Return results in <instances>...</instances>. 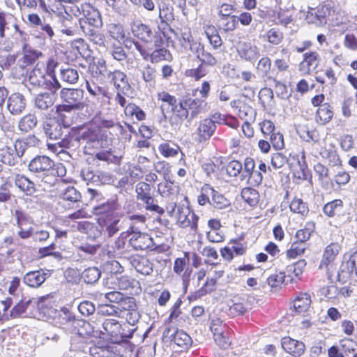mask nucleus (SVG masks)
Instances as JSON below:
<instances>
[{"label": "nucleus", "mask_w": 357, "mask_h": 357, "mask_svg": "<svg viewBox=\"0 0 357 357\" xmlns=\"http://www.w3.org/2000/svg\"><path fill=\"white\" fill-rule=\"evenodd\" d=\"M60 23V30L63 33L67 36H75L79 33V28L77 20L70 14L66 13L65 15L59 16Z\"/></svg>", "instance_id": "nucleus-15"}, {"label": "nucleus", "mask_w": 357, "mask_h": 357, "mask_svg": "<svg viewBox=\"0 0 357 357\" xmlns=\"http://www.w3.org/2000/svg\"><path fill=\"white\" fill-rule=\"evenodd\" d=\"M205 33L211 45L214 48L216 49L222 45V39L214 26H208L205 30Z\"/></svg>", "instance_id": "nucleus-52"}, {"label": "nucleus", "mask_w": 357, "mask_h": 357, "mask_svg": "<svg viewBox=\"0 0 357 357\" xmlns=\"http://www.w3.org/2000/svg\"><path fill=\"white\" fill-rule=\"evenodd\" d=\"M154 45L152 43L150 45H142L137 40L132 41L135 50H137L144 60L150 59L153 63H158L162 61L168 60L170 56L169 52L165 48H158L162 43V39L160 36H155Z\"/></svg>", "instance_id": "nucleus-2"}, {"label": "nucleus", "mask_w": 357, "mask_h": 357, "mask_svg": "<svg viewBox=\"0 0 357 357\" xmlns=\"http://www.w3.org/2000/svg\"><path fill=\"white\" fill-rule=\"evenodd\" d=\"M33 302V299H29L26 301H22L18 303L16 305L13 307V308L10 310V313H8V319L9 318H16L21 316L24 314L28 305Z\"/></svg>", "instance_id": "nucleus-51"}, {"label": "nucleus", "mask_w": 357, "mask_h": 357, "mask_svg": "<svg viewBox=\"0 0 357 357\" xmlns=\"http://www.w3.org/2000/svg\"><path fill=\"white\" fill-rule=\"evenodd\" d=\"M95 211L96 214L102 215L104 217L113 216L123 213L121 204L117 200H112L103 203L96 206Z\"/></svg>", "instance_id": "nucleus-21"}, {"label": "nucleus", "mask_w": 357, "mask_h": 357, "mask_svg": "<svg viewBox=\"0 0 357 357\" xmlns=\"http://www.w3.org/2000/svg\"><path fill=\"white\" fill-rule=\"evenodd\" d=\"M42 56L41 52L25 45L23 48L22 55L17 61V66L24 70L27 66L34 63Z\"/></svg>", "instance_id": "nucleus-12"}, {"label": "nucleus", "mask_w": 357, "mask_h": 357, "mask_svg": "<svg viewBox=\"0 0 357 357\" xmlns=\"http://www.w3.org/2000/svg\"><path fill=\"white\" fill-rule=\"evenodd\" d=\"M23 84L30 92L33 90L44 89L56 93L61 87L58 79H50L47 75L45 66L42 63H38L35 66L24 79Z\"/></svg>", "instance_id": "nucleus-1"}, {"label": "nucleus", "mask_w": 357, "mask_h": 357, "mask_svg": "<svg viewBox=\"0 0 357 357\" xmlns=\"http://www.w3.org/2000/svg\"><path fill=\"white\" fill-rule=\"evenodd\" d=\"M141 202L143 203L146 210L147 211L156 213L158 215H162L165 212L164 209L158 206L152 195L142 199Z\"/></svg>", "instance_id": "nucleus-54"}, {"label": "nucleus", "mask_w": 357, "mask_h": 357, "mask_svg": "<svg viewBox=\"0 0 357 357\" xmlns=\"http://www.w3.org/2000/svg\"><path fill=\"white\" fill-rule=\"evenodd\" d=\"M185 99H181L170 110L173 114V118L179 122H182L185 119L188 120V112L185 106Z\"/></svg>", "instance_id": "nucleus-41"}, {"label": "nucleus", "mask_w": 357, "mask_h": 357, "mask_svg": "<svg viewBox=\"0 0 357 357\" xmlns=\"http://www.w3.org/2000/svg\"><path fill=\"white\" fill-rule=\"evenodd\" d=\"M255 168V162L251 158H246L244 160V169H242L241 172V180H245L246 178L256 169Z\"/></svg>", "instance_id": "nucleus-62"}, {"label": "nucleus", "mask_w": 357, "mask_h": 357, "mask_svg": "<svg viewBox=\"0 0 357 357\" xmlns=\"http://www.w3.org/2000/svg\"><path fill=\"white\" fill-rule=\"evenodd\" d=\"M123 213L103 217L104 227L105 231L109 237L115 235L120 229L119 222L121 218L123 217Z\"/></svg>", "instance_id": "nucleus-28"}, {"label": "nucleus", "mask_w": 357, "mask_h": 357, "mask_svg": "<svg viewBox=\"0 0 357 357\" xmlns=\"http://www.w3.org/2000/svg\"><path fill=\"white\" fill-rule=\"evenodd\" d=\"M213 324H214V323ZM211 331L213 333L215 342L218 344L220 347L226 349L230 345L231 342L229 338L224 335V333L221 331V329L214 328V325H213L211 326Z\"/></svg>", "instance_id": "nucleus-46"}, {"label": "nucleus", "mask_w": 357, "mask_h": 357, "mask_svg": "<svg viewBox=\"0 0 357 357\" xmlns=\"http://www.w3.org/2000/svg\"><path fill=\"white\" fill-rule=\"evenodd\" d=\"M47 279V273L43 271H35L27 273L23 278L24 282L31 287H40Z\"/></svg>", "instance_id": "nucleus-27"}, {"label": "nucleus", "mask_w": 357, "mask_h": 357, "mask_svg": "<svg viewBox=\"0 0 357 357\" xmlns=\"http://www.w3.org/2000/svg\"><path fill=\"white\" fill-rule=\"evenodd\" d=\"M342 208L343 202L341 199H335L325 204L324 207V212L326 215L333 217L337 213L341 212Z\"/></svg>", "instance_id": "nucleus-44"}, {"label": "nucleus", "mask_w": 357, "mask_h": 357, "mask_svg": "<svg viewBox=\"0 0 357 357\" xmlns=\"http://www.w3.org/2000/svg\"><path fill=\"white\" fill-rule=\"evenodd\" d=\"M175 218L178 225L181 227H190L196 231L197 228L198 216L192 212L190 208L184 206H178Z\"/></svg>", "instance_id": "nucleus-8"}, {"label": "nucleus", "mask_w": 357, "mask_h": 357, "mask_svg": "<svg viewBox=\"0 0 357 357\" xmlns=\"http://www.w3.org/2000/svg\"><path fill=\"white\" fill-rule=\"evenodd\" d=\"M241 197L250 206H256L259 201L258 191L252 188H244L241 190Z\"/></svg>", "instance_id": "nucleus-39"}, {"label": "nucleus", "mask_w": 357, "mask_h": 357, "mask_svg": "<svg viewBox=\"0 0 357 357\" xmlns=\"http://www.w3.org/2000/svg\"><path fill=\"white\" fill-rule=\"evenodd\" d=\"M14 215L16 219L17 227H28L33 222L31 218L26 213L21 210H16L15 211Z\"/></svg>", "instance_id": "nucleus-60"}, {"label": "nucleus", "mask_w": 357, "mask_h": 357, "mask_svg": "<svg viewBox=\"0 0 357 357\" xmlns=\"http://www.w3.org/2000/svg\"><path fill=\"white\" fill-rule=\"evenodd\" d=\"M26 102L24 96L20 93H12L7 100V108L13 115H20L25 109Z\"/></svg>", "instance_id": "nucleus-14"}, {"label": "nucleus", "mask_w": 357, "mask_h": 357, "mask_svg": "<svg viewBox=\"0 0 357 357\" xmlns=\"http://www.w3.org/2000/svg\"><path fill=\"white\" fill-rule=\"evenodd\" d=\"M185 106L188 112V121L196 118L198 114L205 111L206 102L199 98H185Z\"/></svg>", "instance_id": "nucleus-16"}, {"label": "nucleus", "mask_w": 357, "mask_h": 357, "mask_svg": "<svg viewBox=\"0 0 357 357\" xmlns=\"http://www.w3.org/2000/svg\"><path fill=\"white\" fill-rule=\"evenodd\" d=\"M136 199L138 201L147 198L152 195L151 185L146 182L140 181L135 185Z\"/></svg>", "instance_id": "nucleus-42"}, {"label": "nucleus", "mask_w": 357, "mask_h": 357, "mask_svg": "<svg viewBox=\"0 0 357 357\" xmlns=\"http://www.w3.org/2000/svg\"><path fill=\"white\" fill-rule=\"evenodd\" d=\"M271 68V60L268 56L262 57L258 62L257 73L263 77L267 76Z\"/></svg>", "instance_id": "nucleus-56"}, {"label": "nucleus", "mask_w": 357, "mask_h": 357, "mask_svg": "<svg viewBox=\"0 0 357 357\" xmlns=\"http://www.w3.org/2000/svg\"><path fill=\"white\" fill-rule=\"evenodd\" d=\"M84 91L81 89L63 88L59 93L61 100L70 103L79 109H83L86 106L84 101Z\"/></svg>", "instance_id": "nucleus-7"}, {"label": "nucleus", "mask_w": 357, "mask_h": 357, "mask_svg": "<svg viewBox=\"0 0 357 357\" xmlns=\"http://www.w3.org/2000/svg\"><path fill=\"white\" fill-rule=\"evenodd\" d=\"M107 78L110 79L117 89H123L129 86L126 75L121 70H116L113 72H109Z\"/></svg>", "instance_id": "nucleus-32"}, {"label": "nucleus", "mask_w": 357, "mask_h": 357, "mask_svg": "<svg viewBox=\"0 0 357 357\" xmlns=\"http://www.w3.org/2000/svg\"><path fill=\"white\" fill-rule=\"evenodd\" d=\"M14 181L15 185L26 195H32L36 192L34 183L24 175L16 174Z\"/></svg>", "instance_id": "nucleus-30"}, {"label": "nucleus", "mask_w": 357, "mask_h": 357, "mask_svg": "<svg viewBox=\"0 0 357 357\" xmlns=\"http://www.w3.org/2000/svg\"><path fill=\"white\" fill-rule=\"evenodd\" d=\"M158 192L162 197H172V200L174 199V197L176 196L173 183L167 181L160 183L158 185Z\"/></svg>", "instance_id": "nucleus-48"}, {"label": "nucleus", "mask_w": 357, "mask_h": 357, "mask_svg": "<svg viewBox=\"0 0 357 357\" xmlns=\"http://www.w3.org/2000/svg\"><path fill=\"white\" fill-rule=\"evenodd\" d=\"M109 35L116 40H123L125 38V31L122 25L110 24L108 26Z\"/></svg>", "instance_id": "nucleus-59"}, {"label": "nucleus", "mask_w": 357, "mask_h": 357, "mask_svg": "<svg viewBox=\"0 0 357 357\" xmlns=\"http://www.w3.org/2000/svg\"><path fill=\"white\" fill-rule=\"evenodd\" d=\"M101 272L96 267H89L82 273V278L87 284H93L100 278Z\"/></svg>", "instance_id": "nucleus-43"}, {"label": "nucleus", "mask_w": 357, "mask_h": 357, "mask_svg": "<svg viewBox=\"0 0 357 357\" xmlns=\"http://www.w3.org/2000/svg\"><path fill=\"white\" fill-rule=\"evenodd\" d=\"M170 338L176 345L183 349H187L192 344L190 336L182 330H176L170 335Z\"/></svg>", "instance_id": "nucleus-34"}, {"label": "nucleus", "mask_w": 357, "mask_h": 357, "mask_svg": "<svg viewBox=\"0 0 357 357\" xmlns=\"http://www.w3.org/2000/svg\"><path fill=\"white\" fill-rule=\"evenodd\" d=\"M311 296L307 293H301L293 302V305L296 311L298 312H305L310 306Z\"/></svg>", "instance_id": "nucleus-35"}, {"label": "nucleus", "mask_w": 357, "mask_h": 357, "mask_svg": "<svg viewBox=\"0 0 357 357\" xmlns=\"http://www.w3.org/2000/svg\"><path fill=\"white\" fill-rule=\"evenodd\" d=\"M237 52L241 59L250 62H255L260 56L259 47L250 42L239 43Z\"/></svg>", "instance_id": "nucleus-11"}, {"label": "nucleus", "mask_w": 357, "mask_h": 357, "mask_svg": "<svg viewBox=\"0 0 357 357\" xmlns=\"http://www.w3.org/2000/svg\"><path fill=\"white\" fill-rule=\"evenodd\" d=\"M340 246L338 243H332L328 245L324 252L319 268H328V266L335 259V257L340 252Z\"/></svg>", "instance_id": "nucleus-26"}, {"label": "nucleus", "mask_w": 357, "mask_h": 357, "mask_svg": "<svg viewBox=\"0 0 357 357\" xmlns=\"http://www.w3.org/2000/svg\"><path fill=\"white\" fill-rule=\"evenodd\" d=\"M281 344L285 351L294 356H300L305 351V344L302 342L294 340L289 337H283Z\"/></svg>", "instance_id": "nucleus-19"}, {"label": "nucleus", "mask_w": 357, "mask_h": 357, "mask_svg": "<svg viewBox=\"0 0 357 357\" xmlns=\"http://www.w3.org/2000/svg\"><path fill=\"white\" fill-rule=\"evenodd\" d=\"M54 161L46 155H37L30 160L29 170L38 176H43V179L54 174Z\"/></svg>", "instance_id": "nucleus-6"}, {"label": "nucleus", "mask_w": 357, "mask_h": 357, "mask_svg": "<svg viewBox=\"0 0 357 357\" xmlns=\"http://www.w3.org/2000/svg\"><path fill=\"white\" fill-rule=\"evenodd\" d=\"M60 198L65 201L77 202L81 200V193L73 186H68L59 192Z\"/></svg>", "instance_id": "nucleus-40"}, {"label": "nucleus", "mask_w": 357, "mask_h": 357, "mask_svg": "<svg viewBox=\"0 0 357 357\" xmlns=\"http://www.w3.org/2000/svg\"><path fill=\"white\" fill-rule=\"evenodd\" d=\"M320 62L319 54L317 52H308L303 54V60L299 66L300 71L305 74L314 72Z\"/></svg>", "instance_id": "nucleus-13"}, {"label": "nucleus", "mask_w": 357, "mask_h": 357, "mask_svg": "<svg viewBox=\"0 0 357 357\" xmlns=\"http://www.w3.org/2000/svg\"><path fill=\"white\" fill-rule=\"evenodd\" d=\"M158 150L163 156L167 158L176 155L180 151V148L175 144L165 142L159 146Z\"/></svg>", "instance_id": "nucleus-50"}, {"label": "nucleus", "mask_w": 357, "mask_h": 357, "mask_svg": "<svg viewBox=\"0 0 357 357\" xmlns=\"http://www.w3.org/2000/svg\"><path fill=\"white\" fill-rule=\"evenodd\" d=\"M61 79L68 84H75L79 79V75L77 70L73 68H66L61 70Z\"/></svg>", "instance_id": "nucleus-49"}, {"label": "nucleus", "mask_w": 357, "mask_h": 357, "mask_svg": "<svg viewBox=\"0 0 357 357\" xmlns=\"http://www.w3.org/2000/svg\"><path fill=\"white\" fill-rule=\"evenodd\" d=\"M141 73L142 79L145 82L149 83L150 86L155 84L156 71L154 68L147 64L141 70Z\"/></svg>", "instance_id": "nucleus-55"}, {"label": "nucleus", "mask_w": 357, "mask_h": 357, "mask_svg": "<svg viewBox=\"0 0 357 357\" xmlns=\"http://www.w3.org/2000/svg\"><path fill=\"white\" fill-rule=\"evenodd\" d=\"M213 194V188L208 184H205L201 189V195L198 197V202L200 205H205L206 203L211 204V197Z\"/></svg>", "instance_id": "nucleus-58"}, {"label": "nucleus", "mask_w": 357, "mask_h": 357, "mask_svg": "<svg viewBox=\"0 0 357 357\" xmlns=\"http://www.w3.org/2000/svg\"><path fill=\"white\" fill-rule=\"evenodd\" d=\"M37 123L36 116L33 114H28L20 120L18 128L22 132H28L36 126Z\"/></svg>", "instance_id": "nucleus-38"}, {"label": "nucleus", "mask_w": 357, "mask_h": 357, "mask_svg": "<svg viewBox=\"0 0 357 357\" xmlns=\"http://www.w3.org/2000/svg\"><path fill=\"white\" fill-rule=\"evenodd\" d=\"M133 36L141 40L142 45H150L153 40V33L151 28L140 20H135L130 24Z\"/></svg>", "instance_id": "nucleus-9"}, {"label": "nucleus", "mask_w": 357, "mask_h": 357, "mask_svg": "<svg viewBox=\"0 0 357 357\" xmlns=\"http://www.w3.org/2000/svg\"><path fill=\"white\" fill-rule=\"evenodd\" d=\"M55 93L50 91L38 94L34 98L35 107L41 111H47L52 108L56 101Z\"/></svg>", "instance_id": "nucleus-18"}, {"label": "nucleus", "mask_w": 357, "mask_h": 357, "mask_svg": "<svg viewBox=\"0 0 357 357\" xmlns=\"http://www.w3.org/2000/svg\"><path fill=\"white\" fill-rule=\"evenodd\" d=\"M226 171L229 176L236 177L242 172V164L237 160H232L227 165Z\"/></svg>", "instance_id": "nucleus-63"}, {"label": "nucleus", "mask_w": 357, "mask_h": 357, "mask_svg": "<svg viewBox=\"0 0 357 357\" xmlns=\"http://www.w3.org/2000/svg\"><path fill=\"white\" fill-rule=\"evenodd\" d=\"M333 111L332 107L328 103L320 105L316 113V121L321 124L325 125L333 119Z\"/></svg>", "instance_id": "nucleus-31"}, {"label": "nucleus", "mask_w": 357, "mask_h": 357, "mask_svg": "<svg viewBox=\"0 0 357 357\" xmlns=\"http://www.w3.org/2000/svg\"><path fill=\"white\" fill-rule=\"evenodd\" d=\"M216 126L209 119L202 120L198 126L197 133L202 140L208 139L214 133Z\"/></svg>", "instance_id": "nucleus-29"}, {"label": "nucleus", "mask_w": 357, "mask_h": 357, "mask_svg": "<svg viewBox=\"0 0 357 357\" xmlns=\"http://www.w3.org/2000/svg\"><path fill=\"white\" fill-rule=\"evenodd\" d=\"M83 17L81 19L89 22V24L95 26H102V20L99 11L89 3H85L81 6Z\"/></svg>", "instance_id": "nucleus-20"}, {"label": "nucleus", "mask_w": 357, "mask_h": 357, "mask_svg": "<svg viewBox=\"0 0 357 357\" xmlns=\"http://www.w3.org/2000/svg\"><path fill=\"white\" fill-rule=\"evenodd\" d=\"M286 164L293 172L295 176L299 178L305 177L307 165L305 161V155L303 154L300 158L298 155H291L289 159L282 153H275L271 156V165L275 169H280Z\"/></svg>", "instance_id": "nucleus-3"}, {"label": "nucleus", "mask_w": 357, "mask_h": 357, "mask_svg": "<svg viewBox=\"0 0 357 357\" xmlns=\"http://www.w3.org/2000/svg\"><path fill=\"white\" fill-rule=\"evenodd\" d=\"M131 264L135 270L142 275H149L153 272V264L145 257L135 256L131 259Z\"/></svg>", "instance_id": "nucleus-25"}, {"label": "nucleus", "mask_w": 357, "mask_h": 357, "mask_svg": "<svg viewBox=\"0 0 357 357\" xmlns=\"http://www.w3.org/2000/svg\"><path fill=\"white\" fill-rule=\"evenodd\" d=\"M127 234L131 236L128 242L129 245L135 250H154L157 248L152 237L146 233L135 231V227L129 228Z\"/></svg>", "instance_id": "nucleus-5"}, {"label": "nucleus", "mask_w": 357, "mask_h": 357, "mask_svg": "<svg viewBox=\"0 0 357 357\" xmlns=\"http://www.w3.org/2000/svg\"><path fill=\"white\" fill-rule=\"evenodd\" d=\"M102 328L111 337H117L122 335L121 326L116 319H106L102 324Z\"/></svg>", "instance_id": "nucleus-33"}, {"label": "nucleus", "mask_w": 357, "mask_h": 357, "mask_svg": "<svg viewBox=\"0 0 357 357\" xmlns=\"http://www.w3.org/2000/svg\"><path fill=\"white\" fill-rule=\"evenodd\" d=\"M230 204L229 201L226 199L222 194L213 189V194L211 199V205L217 208H224Z\"/></svg>", "instance_id": "nucleus-53"}, {"label": "nucleus", "mask_w": 357, "mask_h": 357, "mask_svg": "<svg viewBox=\"0 0 357 357\" xmlns=\"http://www.w3.org/2000/svg\"><path fill=\"white\" fill-rule=\"evenodd\" d=\"M157 97L158 100L162 102L160 105V107L163 115L165 117H166L165 110L168 109L169 107L170 109H172L173 107H175L176 103L177 102V100L175 96L170 95L166 91H161L158 93Z\"/></svg>", "instance_id": "nucleus-36"}, {"label": "nucleus", "mask_w": 357, "mask_h": 357, "mask_svg": "<svg viewBox=\"0 0 357 357\" xmlns=\"http://www.w3.org/2000/svg\"><path fill=\"white\" fill-rule=\"evenodd\" d=\"M101 137L100 130L97 127H91L82 131L79 139L93 147H96L99 145Z\"/></svg>", "instance_id": "nucleus-24"}, {"label": "nucleus", "mask_w": 357, "mask_h": 357, "mask_svg": "<svg viewBox=\"0 0 357 357\" xmlns=\"http://www.w3.org/2000/svg\"><path fill=\"white\" fill-rule=\"evenodd\" d=\"M14 29L20 34L22 32L19 29L16 18L11 14L0 13V37H5V31Z\"/></svg>", "instance_id": "nucleus-23"}, {"label": "nucleus", "mask_w": 357, "mask_h": 357, "mask_svg": "<svg viewBox=\"0 0 357 357\" xmlns=\"http://www.w3.org/2000/svg\"><path fill=\"white\" fill-rule=\"evenodd\" d=\"M6 145L0 148V162L9 167L20 164L25 151L28 149V142L24 139H16L13 146Z\"/></svg>", "instance_id": "nucleus-4"}, {"label": "nucleus", "mask_w": 357, "mask_h": 357, "mask_svg": "<svg viewBox=\"0 0 357 357\" xmlns=\"http://www.w3.org/2000/svg\"><path fill=\"white\" fill-rule=\"evenodd\" d=\"M339 277L344 279L357 277V250L350 255L348 258L342 262Z\"/></svg>", "instance_id": "nucleus-10"}, {"label": "nucleus", "mask_w": 357, "mask_h": 357, "mask_svg": "<svg viewBox=\"0 0 357 357\" xmlns=\"http://www.w3.org/2000/svg\"><path fill=\"white\" fill-rule=\"evenodd\" d=\"M231 107L238 109V116L244 120V121H254L256 116L255 110L250 105L243 102L239 100H234L231 101Z\"/></svg>", "instance_id": "nucleus-17"}, {"label": "nucleus", "mask_w": 357, "mask_h": 357, "mask_svg": "<svg viewBox=\"0 0 357 357\" xmlns=\"http://www.w3.org/2000/svg\"><path fill=\"white\" fill-rule=\"evenodd\" d=\"M121 310L116 305L102 304L98 307V313L103 316H119Z\"/></svg>", "instance_id": "nucleus-57"}, {"label": "nucleus", "mask_w": 357, "mask_h": 357, "mask_svg": "<svg viewBox=\"0 0 357 357\" xmlns=\"http://www.w3.org/2000/svg\"><path fill=\"white\" fill-rule=\"evenodd\" d=\"M285 275L282 272H280L278 273L272 274L270 275L267 280V284L271 288H276L280 287L284 282Z\"/></svg>", "instance_id": "nucleus-61"}, {"label": "nucleus", "mask_w": 357, "mask_h": 357, "mask_svg": "<svg viewBox=\"0 0 357 357\" xmlns=\"http://www.w3.org/2000/svg\"><path fill=\"white\" fill-rule=\"evenodd\" d=\"M159 18L160 19L161 24L165 26H169L168 22H171L174 20L173 14V8L163 3L159 5ZM172 32L174 31L168 27Z\"/></svg>", "instance_id": "nucleus-37"}, {"label": "nucleus", "mask_w": 357, "mask_h": 357, "mask_svg": "<svg viewBox=\"0 0 357 357\" xmlns=\"http://www.w3.org/2000/svg\"><path fill=\"white\" fill-rule=\"evenodd\" d=\"M86 87L89 93L93 96H102V97L107 99V102H110V96L108 92L103 87L98 86L94 82H90L86 81Z\"/></svg>", "instance_id": "nucleus-45"}, {"label": "nucleus", "mask_w": 357, "mask_h": 357, "mask_svg": "<svg viewBox=\"0 0 357 357\" xmlns=\"http://www.w3.org/2000/svg\"><path fill=\"white\" fill-rule=\"evenodd\" d=\"M305 250L303 244H301L298 242H294L292 243L289 250L287 251V256L289 258L294 259L297 256L302 255Z\"/></svg>", "instance_id": "nucleus-64"}, {"label": "nucleus", "mask_w": 357, "mask_h": 357, "mask_svg": "<svg viewBox=\"0 0 357 357\" xmlns=\"http://www.w3.org/2000/svg\"><path fill=\"white\" fill-rule=\"evenodd\" d=\"M43 129L46 136L51 139H58L63 134L62 126L54 119H50L45 121Z\"/></svg>", "instance_id": "nucleus-22"}, {"label": "nucleus", "mask_w": 357, "mask_h": 357, "mask_svg": "<svg viewBox=\"0 0 357 357\" xmlns=\"http://www.w3.org/2000/svg\"><path fill=\"white\" fill-rule=\"evenodd\" d=\"M290 210L295 213L305 216L308 213V207L301 199L294 198L290 204Z\"/></svg>", "instance_id": "nucleus-47"}]
</instances>
